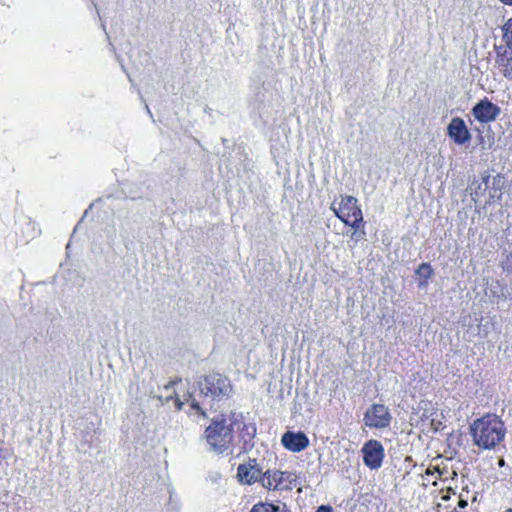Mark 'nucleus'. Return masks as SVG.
Wrapping results in <instances>:
<instances>
[{
    "instance_id": "1",
    "label": "nucleus",
    "mask_w": 512,
    "mask_h": 512,
    "mask_svg": "<svg viewBox=\"0 0 512 512\" xmlns=\"http://www.w3.org/2000/svg\"><path fill=\"white\" fill-rule=\"evenodd\" d=\"M470 431L474 444L488 450L499 445L506 434L504 423L494 414H487L476 419L471 424Z\"/></svg>"
},
{
    "instance_id": "7",
    "label": "nucleus",
    "mask_w": 512,
    "mask_h": 512,
    "mask_svg": "<svg viewBox=\"0 0 512 512\" xmlns=\"http://www.w3.org/2000/svg\"><path fill=\"white\" fill-rule=\"evenodd\" d=\"M392 420L389 409L383 404H373L364 413V424L369 428L383 429L390 425Z\"/></svg>"
},
{
    "instance_id": "4",
    "label": "nucleus",
    "mask_w": 512,
    "mask_h": 512,
    "mask_svg": "<svg viewBox=\"0 0 512 512\" xmlns=\"http://www.w3.org/2000/svg\"><path fill=\"white\" fill-rule=\"evenodd\" d=\"M200 391L206 397L222 399L228 397L231 392V384L228 378L219 373H210L199 382Z\"/></svg>"
},
{
    "instance_id": "2",
    "label": "nucleus",
    "mask_w": 512,
    "mask_h": 512,
    "mask_svg": "<svg viewBox=\"0 0 512 512\" xmlns=\"http://www.w3.org/2000/svg\"><path fill=\"white\" fill-rule=\"evenodd\" d=\"M157 398L162 404L168 403L170 400L174 401L175 408L181 410L183 405L187 403L190 407L188 415L194 417L195 420L199 418L206 419V413L203 403L198 402L193 395L186 390L185 383L181 380H175L164 385Z\"/></svg>"
},
{
    "instance_id": "6",
    "label": "nucleus",
    "mask_w": 512,
    "mask_h": 512,
    "mask_svg": "<svg viewBox=\"0 0 512 512\" xmlns=\"http://www.w3.org/2000/svg\"><path fill=\"white\" fill-rule=\"evenodd\" d=\"M357 202L353 196H340V201L334 200L330 208L343 223L348 224L350 218L358 216V220L360 219L362 211Z\"/></svg>"
},
{
    "instance_id": "26",
    "label": "nucleus",
    "mask_w": 512,
    "mask_h": 512,
    "mask_svg": "<svg viewBox=\"0 0 512 512\" xmlns=\"http://www.w3.org/2000/svg\"><path fill=\"white\" fill-rule=\"evenodd\" d=\"M504 512H512V508L505 510Z\"/></svg>"
},
{
    "instance_id": "15",
    "label": "nucleus",
    "mask_w": 512,
    "mask_h": 512,
    "mask_svg": "<svg viewBox=\"0 0 512 512\" xmlns=\"http://www.w3.org/2000/svg\"><path fill=\"white\" fill-rule=\"evenodd\" d=\"M434 270L429 263H422L416 270V275L419 277L418 286L420 288H426L428 280L433 276Z\"/></svg>"
},
{
    "instance_id": "24",
    "label": "nucleus",
    "mask_w": 512,
    "mask_h": 512,
    "mask_svg": "<svg viewBox=\"0 0 512 512\" xmlns=\"http://www.w3.org/2000/svg\"><path fill=\"white\" fill-rule=\"evenodd\" d=\"M498 1L506 6H512V0H498Z\"/></svg>"
},
{
    "instance_id": "8",
    "label": "nucleus",
    "mask_w": 512,
    "mask_h": 512,
    "mask_svg": "<svg viewBox=\"0 0 512 512\" xmlns=\"http://www.w3.org/2000/svg\"><path fill=\"white\" fill-rule=\"evenodd\" d=\"M361 452L363 454V461L364 464L372 469L377 470L381 467L385 451L383 445L377 441V440H369L367 441L362 449Z\"/></svg>"
},
{
    "instance_id": "14",
    "label": "nucleus",
    "mask_w": 512,
    "mask_h": 512,
    "mask_svg": "<svg viewBox=\"0 0 512 512\" xmlns=\"http://www.w3.org/2000/svg\"><path fill=\"white\" fill-rule=\"evenodd\" d=\"M255 434H256V426L254 423H249L244 425L241 431V440L243 442V448L245 451H250L255 446Z\"/></svg>"
},
{
    "instance_id": "18",
    "label": "nucleus",
    "mask_w": 512,
    "mask_h": 512,
    "mask_svg": "<svg viewBox=\"0 0 512 512\" xmlns=\"http://www.w3.org/2000/svg\"><path fill=\"white\" fill-rule=\"evenodd\" d=\"M443 471L434 466V467H428L425 471V475L423 476L424 481H427L428 483H431L433 485H436L437 479H442L443 477ZM424 485H426L425 482H423Z\"/></svg>"
},
{
    "instance_id": "23",
    "label": "nucleus",
    "mask_w": 512,
    "mask_h": 512,
    "mask_svg": "<svg viewBox=\"0 0 512 512\" xmlns=\"http://www.w3.org/2000/svg\"><path fill=\"white\" fill-rule=\"evenodd\" d=\"M316 512H333V509L329 505H321L317 508Z\"/></svg>"
},
{
    "instance_id": "10",
    "label": "nucleus",
    "mask_w": 512,
    "mask_h": 512,
    "mask_svg": "<svg viewBox=\"0 0 512 512\" xmlns=\"http://www.w3.org/2000/svg\"><path fill=\"white\" fill-rule=\"evenodd\" d=\"M449 137L458 145L466 144L471 139V134L464 120L460 117H454L447 127Z\"/></svg>"
},
{
    "instance_id": "11",
    "label": "nucleus",
    "mask_w": 512,
    "mask_h": 512,
    "mask_svg": "<svg viewBox=\"0 0 512 512\" xmlns=\"http://www.w3.org/2000/svg\"><path fill=\"white\" fill-rule=\"evenodd\" d=\"M281 443L289 451L301 452L308 447L309 439L302 432L288 431L283 434Z\"/></svg>"
},
{
    "instance_id": "17",
    "label": "nucleus",
    "mask_w": 512,
    "mask_h": 512,
    "mask_svg": "<svg viewBox=\"0 0 512 512\" xmlns=\"http://www.w3.org/2000/svg\"><path fill=\"white\" fill-rule=\"evenodd\" d=\"M488 191V199L485 200V203L492 204L496 201H499L502 197V182L500 179L493 180L492 186H489Z\"/></svg>"
},
{
    "instance_id": "20",
    "label": "nucleus",
    "mask_w": 512,
    "mask_h": 512,
    "mask_svg": "<svg viewBox=\"0 0 512 512\" xmlns=\"http://www.w3.org/2000/svg\"><path fill=\"white\" fill-rule=\"evenodd\" d=\"M503 41L506 46L504 48H508L512 50V17L508 19L503 25Z\"/></svg>"
},
{
    "instance_id": "13",
    "label": "nucleus",
    "mask_w": 512,
    "mask_h": 512,
    "mask_svg": "<svg viewBox=\"0 0 512 512\" xmlns=\"http://www.w3.org/2000/svg\"><path fill=\"white\" fill-rule=\"evenodd\" d=\"M256 460L253 459L248 465L241 464L237 469V477L240 482L245 484H252L255 481L256 475Z\"/></svg>"
},
{
    "instance_id": "21",
    "label": "nucleus",
    "mask_w": 512,
    "mask_h": 512,
    "mask_svg": "<svg viewBox=\"0 0 512 512\" xmlns=\"http://www.w3.org/2000/svg\"><path fill=\"white\" fill-rule=\"evenodd\" d=\"M362 222H363V215L361 213L359 220H358V216L350 218V223H348L347 225L351 226L353 231L354 230H361L360 227H361Z\"/></svg>"
},
{
    "instance_id": "16",
    "label": "nucleus",
    "mask_w": 512,
    "mask_h": 512,
    "mask_svg": "<svg viewBox=\"0 0 512 512\" xmlns=\"http://www.w3.org/2000/svg\"><path fill=\"white\" fill-rule=\"evenodd\" d=\"M489 188L488 177L483 178L480 182H474L471 189V196L474 201H480L484 197L485 191Z\"/></svg>"
},
{
    "instance_id": "19",
    "label": "nucleus",
    "mask_w": 512,
    "mask_h": 512,
    "mask_svg": "<svg viewBox=\"0 0 512 512\" xmlns=\"http://www.w3.org/2000/svg\"><path fill=\"white\" fill-rule=\"evenodd\" d=\"M258 512H287L286 505L282 502L277 503H258Z\"/></svg>"
},
{
    "instance_id": "12",
    "label": "nucleus",
    "mask_w": 512,
    "mask_h": 512,
    "mask_svg": "<svg viewBox=\"0 0 512 512\" xmlns=\"http://www.w3.org/2000/svg\"><path fill=\"white\" fill-rule=\"evenodd\" d=\"M496 65L507 79H512V50L503 46L496 49Z\"/></svg>"
},
{
    "instance_id": "22",
    "label": "nucleus",
    "mask_w": 512,
    "mask_h": 512,
    "mask_svg": "<svg viewBox=\"0 0 512 512\" xmlns=\"http://www.w3.org/2000/svg\"><path fill=\"white\" fill-rule=\"evenodd\" d=\"M364 236H365V231L364 230H354L351 233V235H350L351 239L356 241V242L361 240V239H363Z\"/></svg>"
},
{
    "instance_id": "3",
    "label": "nucleus",
    "mask_w": 512,
    "mask_h": 512,
    "mask_svg": "<svg viewBox=\"0 0 512 512\" xmlns=\"http://www.w3.org/2000/svg\"><path fill=\"white\" fill-rule=\"evenodd\" d=\"M205 433L207 442L213 451L221 454L229 449V445L232 441V433L224 420H213Z\"/></svg>"
},
{
    "instance_id": "5",
    "label": "nucleus",
    "mask_w": 512,
    "mask_h": 512,
    "mask_svg": "<svg viewBox=\"0 0 512 512\" xmlns=\"http://www.w3.org/2000/svg\"><path fill=\"white\" fill-rule=\"evenodd\" d=\"M297 476L292 472L267 470L258 482L268 490H288L296 485Z\"/></svg>"
},
{
    "instance_id": "9",
    "label": "nucleus",
    "mask_w": 512,
    "mask_h": 512,
    "mask_svg": "<svg viewBox=\"0 0 512 512\" xmlns=\"http://www.w3.org/2000/svg\"><path fill=\"white\" fill-rule=\"evenodd\" d=\"M499 113L500 108L487 99L481 100L472 109L474 118L481 123L494 121Z\"/></svg>"
},
{
    "instance_id": "25",
    "label": "nucleus",
    "mask_w": 512,
    "mask_h": 512,
    "mask_svg": "<svg viewBox=\"0 0 512 512\" xmlns=\"http://www.w3.org/2000/svg\"><path fill=\"white\" fill-rule=\"evenodd\" d=\"M250 512H256V505H254V506L251 508Z\"/></svg>"
}]
</instances>
